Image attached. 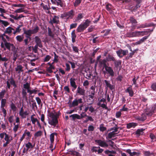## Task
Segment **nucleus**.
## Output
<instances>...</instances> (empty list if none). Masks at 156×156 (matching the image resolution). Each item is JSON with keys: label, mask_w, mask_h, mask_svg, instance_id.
Masks as SVG:
<instances>
[{"label": "nucleus", "mask_w": 156, "mask_h": 156, "mask_svg": "<svg viewBox=\"0 0 156 156\" xmlns=\"http://www.w3.org/2000/svg\"><path fill=\"white\" fill-rule=\"evenodd\" d=\"M34 146V145H32V144L30 142H28V143L26 144H25V146H26V147H27V148L26 149V152L27 153V151L29 148H33Z\"/></svg>", "instance_id": "23"}, {"label": "nucleus", "mask_w": 156, "mask_h": 156, "mask_svg": "<svg viewBox=\"0 0 156 156\" xmlns=\"http://www.w3.org/2000/svg\"><path fill=\"white\" fill-rule=\"evenodd\" d=\"M105 153L106 154H108L109 153H111V154H115L116 152L115 151L112 150L109 151V150H107L105 151Z\"/></svg>", "instance_id": "47"}, {"label": "nucleus", "mask_w": 156, "mask_h": 156, "mask_svg": "<svg viewBox=\"0 0 156 156\" xmlns=\"http://www.w3.org/2000/svg\"><path fill=\"white\" fill-rule=\"evenodd\" d=\"M125 92H128L129 94V96L131 97H133V95L134 92L131 85H130L125 90Z\"/></svg>", "instance_id": "13"}, {"label": "nucleus", "mask_w": 156, "mask_h": 156, "mask_svg": "<svg viewBox=\"0 0 156 156\" xmlns=\"http://www.w3.org/2000/svg\"><path fill=\"white\" fill-rule=\"evenodd\" d=\"M114 63L115 67L116 69H118L119 67H120L122 61L120 60H116L115 59V61H114Z\"/></svg>", "instance_id": "18"}, {"label": "nucleus", "mask_w": 156, "mask_h": 156, "mask_svg": "<svg viewBox=\"0 0 156 156\" xmlns=\"http://www.w3.org/2000/svg\"><path fill=\"white\" fill-rule=\"evenodd\" d=\"M54 58L53 60V61L57 63L58 62V56L56 55L55 52H54Z\"/></svg>", "instance_id": "52"}, {"label": "nucleus", "mask_w": 156, "mask_h": 156, "mask_svg": "<svg viewBox=\"0 0 156 156\" xmlns=\"http://www.w3.org/2000/svg\"><path fill=\"white\" fill-rule=\"evenodd\" d=\"M129 20L130 22V23L132 24H135L137 23L136 20L134 18L133 16L130 17L129 18Z\"/></svg>", "instance_id": "34"}, {"label": "nucleus", "mask_w": 156, "mask_h": 156, "mask_svg": "<svg viewBox=\"0 0 156 156\" xmlns=\"http://www.w3.org/2000/svg\"><path fill=\"white\" fill-rule=\"evenodd\" d=\"M143 156H150L151 155H154L153 153H151L149 151H143Z\"/></svg>", "instance_id": "33"}, {"label": "nucleus", "mask_w": 156, "mask_h": 156, "mask_svg": "<svg viewBox=\"0 0 156 156\" xmlns=\"http://www.w3.org/2000/svg\"><path fill=\"white\" fill-rule=\"evenodd\" d=\"M141 6V5H139L138 4L136 5L135 6H133L132 7V11L135 12L136 11L137 9L140 8Z\"/></svg>", "instance_id": "56"}, {"label": "nucleus", "mask_w": 156, "mask_h": 156, "mask_svg": "<svg viewBox=\"0 0 156 156\" xmlns=\"http://www.w3.org/2000/svg\"><path fill=\"white\" fill-rule=\"evenodd\" d=\"M95 90H91L90 91V94L89 95V97L91 99H93L94 98V96L95 94Z\"/></svg>", "instance_id": "43"}, {"label": "nucleus", "mask_w": 156, "mask_h": 156, "mask_svg": "<svg viewBox=\"0 0 156 156\" xmlns=\"http://www.w3.org/2000/svg\"><path fill=\"white\" fill-rule=\"evenodd\" d=\"M35 42L36 43L37 45H38V46L41 48L43 47L40 38L38 36H35Z\"/></svg>", "instance_id": "14"}, {"label": "nucleus", "mask_w": 156, "mask_h": 156, "mask_svg": "<svg viewBox=\"0 0 156 156\" xmlns=\"http://www.w3.org/2000/svg\"><path fill=\"white\" fill-rule=\"evenodd\" d=\"M77 93L80 95L84 96L85 94V90L80 87H78L76 90Z\"/></svg>", "instance_id": "16"}, {"label": "nucleus", "mask_w": 156, "mask_h": 156, "mask_svg": "<svg viewBox=\"0 0 156 156\" xmlns=\"http://www.w3.org/2000/svg\"><path fill=\"white\" fill-rule=\"evenodd\" d=\"M150 137L151 140V142L156 141V136L155 135L152 133H150L149 135Z\"/></svg>", "instance_id": "31"}, {"label": "nucleus", "mask_w": 156, "mask_h": 156, "mask_svg": "<svg viewBox=\"0 0 156 156\" xmlns=\"http://www.w3.org/2000/svg\"><path fill=\"white\" fill-rule=\"evenodd\" d=\"M23 34H26L25 37L26 39H29V41L31 40V37H30L32 34H31L28 31V30H27L25 28H23Z\"/></svg>", "instance_id": "10"}, {"label": "nucleus", "mask_w": 156, "mask_h": 156, "mask_svg": "<svg viewBox=\"0 0 156 156\" xmlns=\"http://www.w3.org/2000/svg\"><path fill=\"white\" fill-rule=\"evenodd\" d=\"M151 24H149L146 23L144 24H142L140 25V27L141 28H144L147 27H149L151 26Z\"/></svg>", "instance_id": "53"}, {"label": "nucleus", "mask_w": 156, "mask_h": 156, "mask_svg": "<svg viewBox=\"0 0 156 156\" xmlns=\"http://www.w3.org/2000/svg\"><path fill=\"white\" fill-rule=\"evenodd\" d=\"M5 137L4 139L6 141H9V142H11V140H10V137L9 136V135L6 134V133H5Z\"/></svg>", "instance_id": "63"}, {"label": "nucleus", "mask_w": 156, "mask_h": 156, "mask_svg": "<svg viewBox=\"0 0 156 156\" xmlns=\"http://www.w3.org/2000/svg\"><path fill=\"white\" fill-rule=\"evenodd\" d=\"M103 124H101L100 126V131L103 132L106 130L107 128L106 127L103 126Z\"/></svg>", "instance_id": "64"}, {"label": "nucleus", "mask_w": 156, "mask_h": 156, "mask_svg": "<svg viewBox=\"0 0 156 156\" xmlns=\"http://www.w3.org/2000/svg\"><path fill=\"white\" fill-rule=\"evenodd\" d=\"M51 57L48 55H46L44 58V62H47L51 58Z\"/></svg>", "instance_id": "54"}, {"label": "nucleus", "mask_w": 156, "mask_h": 156, "mask_svg": "<svg viewBox=\"0 0 156 156\" xmlns=\"http://www.w3.org/2000/svg\"><path fill=\"white\" fill-rule=\"evenodd\" d=\"M117 133H114V132H111L108 133L107 136L106 137V139H111L112 137L115 136V135Z\"/></svg>", "instance_id": "27"}, {"label": "nucleus", "mask_w": 156, "mask_h": 156, "mask_svg": "<svg viewBox=\"0 0 156 156\" xmlns=\"http://www.w3.org/2000/svg\"><path fill=\"white\" fill-rule=\"evenodd\" d=\"M83 102L82 99L81 98H79L78 100L76 99H75L73 101L72 104H70L69 107L71 108L77 106L78 105L79 103H82Z\"/></svg>", "instance_id": "6"}, {"label": "nucleus", "mask_w": 156, "mask_h": 156, "mask_svg": "<svg viewBox=\"0 0 156 156\" xmlns=\"http://www.w3.org/2000/svg\"><path fill=\"white\" fill-rule=\"evenodd\" d=\"M95 142L101 147H108V144L105 141H103L101 140H96Z\"/></svg>", "instance_id": "7"}, {"label": "nucleus", "mask_w": 156, "mask_h": 156, "mask_svg": "<svg viewBox=\"0 0 156 156\" xmlns=\"http://www.w3.org/2000/svg\"><path fill=\"white\" fill-rule=\"evenodd\" d=\"M35 115H32L30 117L31 120L32 122V123L34 125H35L36 122H37L38 121V119L37 118H35L34 117V116Z\"/></svg>", "instance_id": "30"}, {"label": "nucleus", "mask_w": 156, "mask_h": 156, "mask_svg": "<svg viewBox=\"0 0 156 156\" xmlns=\"http://www.w3.org/2000/svg\"><path fill=\"white\" fill-rule=\"evenodd\" d=\"M87 115L85 112H82L80 115L77 114H73L69 116L70 117H72L73 120H74L75 119H81L85 117H87Z\"/></svg>", "instance_id": "4"}, {"label": "nucleus", "mask_w": 156, "mask_h": 156, "mask_svg": "<svg viewBox=\"0 0 156 156\" xmlns=\"http://www.w3.org/2000/svg\"><path fill=\"white\" fill-rule=\"evenodd\" d=\"M10 83L11 84L13 85L14 87L15 88L17 87V85H16L15 82L13 78H11L10 81Z\"/></svg>", "instance_id": "48"}, {"label": "nucleus", "mask_w": 156, "mask_h": 156, "mask_svg": "<svg viewBox=\"0 0 156 156\" xmlns=\"http://www.w3.org/2000/svg\"><path fill=\"white\" fill-rule=\"evenodd\" d=\"M55 66L53 65H52L47 67L46 70L48 73H51L53 72L52 70L55 69Z\"/></svg>", "instance_id": "24"}, {"label": "nucleus", "mask_w": 156, "mask_h": 156, "mask_svg": "<svg viewBox=\"0 0 156 156\" xmlns=\"http://www.w3.org/2000/svg\"><path fill=\"white\" fill-rule=\"evenodd\" d=\"M10 106L13 112H15L16 111L17 109L16 107L13 102H11Z\"/></svg>", "instance_id": "37"}, {"label": "nucleus", "mask_w": 156, "mask_h": 156, "mask_svg": "<svg viewBox=\"0 0 156 156\" xmlns=\"http://www.w3.org/2000/svg\"><path fill=\"white\" fill-rule=\"evenodd\" d=\"M74 15V11L72 9L69 12L61 14L60 16L62 19L66 18L67 19H72L73 18Z\"/></svg>", "instance_id": "3"}, {"label": "nucleus", "mask_w": 156, "mask_h": 156, "mask_svg": "<svg viewBox=\"0 0 156 156\" xmlns=\"http://www.w3.org/2000/svg\"><path fill=\"white\" fill-rule=\"evenodd\" d=\"M1 100V107H4L6 102V100L5 99H2Z\"/></svg>", "instance_id": "39"}, {"label": "nucleus", "mask_w": 156, "mask_h": 156, "mask_svg": "<svg viewBox=\"0 0 156 156\" xmlns=\"http://www.w3.org/2000/svg\"><path fill=\"white\" fill-rule=\"evenodd\" d=\"M11 44L7 42L4 43V45L6 48L9 51L11 50Z\"/></svg>", "instance_id": "40"}, {"label": "nucleus", "mask_w": 156, "mask_h": 156, "mask_svg": "<svg viewBox=\"0 0 156 156\" xmlns=\"http://www.w3.org/2000/svg\"><path fill=\"white\" fill-rule=\"evenodd\" d=\"M95 29V27L94 26L91 25L88 28V32L90 33L93 31Z\"/></svg>", "instance_id": "35"}, {"label": "nucleus", "mask_w": 156, "mask_h": 156, "mask_svg": "<svg viewBox=\"0 0 156 156\" xmlns=\"http://www.w3.org/2000/svg\"><path fill=\"white\" fill-rule=\"evenodd\" d=\"M55 135H57V133H52L50 135V139L51 143H54V136Z\"/></svg>", "instance_id": "26"}, {"label": "nucleus", "mask_w": 156, "mask_h": 156, "mask_svg": "<svg viewBox=\"0 0 156 156\" xmlns=\"http://www.w3.org/2000/svg\"><path fill=\"white\" fill-rule=\"evenodd\" d=\"M49 116L51 119L49 120L48 122L49 124L51 126H55L58 122V118L59 115L57 113L55 114L52 112H51L49 114Z\"/></svg>", "instance_id": "2"}, {"label": "nucleus", "mask_w": 156, "mask_h": 156, "mask_svg": "<svg viewBox=\"0 0 156 156\" xmlns=\"http://www.w3.org/2000/svg\"><path fill=\"white\" fill-rule=\"evenodd\" d=\"M107 62V61L106 59H101L99 61V64L100 66H103V68H105L108 66L106 64Z\"/></svg>", "instance_id": "17"}, {"label": "nucleus", "mask_w": 156, "mask_h": 156, "mask_svg": "<svg viewBox=\"0 0 156 156\" xmlns=\"http://www.w3.org/2000/svg\"><path fill=\"white\" fill-rule=\"evenodd\" d=\"M68 151L69 152H72L71 154L75 155L76 156H80V154L78 152L72 150H69Z\"/></svg>", "instance_id": "29"}, {"label": "nucleus", "mask_w": 156, "mask_h": 156, "mask_svg": "<svg viewBox=\"0 0 156 156\" xmlns=\"http://www.w3.org/2000/svg\"><path fill=\"white\" fill-rule=\"evenodd\" d=\"M12 30H14V29L13 28L9 27L6 28L5 31V33L11 34L12 32Z\"/></svg>", "instance_id": "25"}, {"label": "nucleus", "mask_w": 156, "mask_h": 156, "mask_svg": "<svg viewBox=\"0 0 156 156\" xmlns=\"http://www.w3.org/2000/svg\"><path fill=\"white\" fill-rule=\"evenodd\" d=\"M0 23L3 24L5 27H7L9 24V23L7 21L2 20L0 19Z\"/></svg>", "instance_id": "45"}, {"label": "nucleus", "mask_w": 156, "mask_h": 156, "mask_svg": "<svg viewBox=\"0 0 156 156\" xmlns=\"http://www.w3.org/2000/svg\"><path fill=\"white\" fill-rule=\"evenodd\" d=\"M150 35V34L147 36H145L143 37L142 38L140 39V41H141V43H143L149 37Z\"/></svg>", "instance_id": "58"}, {"label": "nucleus", "mask_w": 156, "mask_h": 156, "mask_svg": "<svg viewBox=\"0 0 156 156\" xmlns=\"http://www.w3.org/2000/svg\"><path fill=\"white\" fill-rule=\"evenodd\" d=\"M91 21L89 19H87L85 21L80 24L76 29V30L77 32H83L90 24Z\"/></svg>", "instance_id": "1"}, {"label": "nucleus", "mask_w": 156, "mask_h": 156, "mask_svg": "<svg viewBox=\"0 0 156 156\" xmlns=\"http://www.w3.org/2000/svg\"><path fill=\"white\" fill-rule=\"evenodd\" d=\"M115 58L112 55L110 54L108 55L106 58V60L108 62H110L111 61L114 62V61H115Z\"/></svg>", "instance_id": "21"}, {"label": "nucleus", "mask_w": 156, "mask_h": 156, "mask_svg": "<svg viewBox=\"0 0 156 156\" xmlns=\"http://www.w3.org/2000/svg\"><path fill=\"white\" fill-rule=\"evenodd\" d=\"M71 46L73 51L76 53H78L79 52V49L76 46H74L73 44H72Z\"/></svg>", "instance_id": "61"}, {"label": "nucleus", "mask_w": 156, "mask_h": 156, "mask_svg": "<svg viewBox=\"0 0 156 156\" xmlns=\"http://www.w3.org/2000/svg\"><path fill=\"white\" fill-rule=\"evenodd\" d=\"M59 19V17L56 16H54L52 18V20L49 21V23L52 25L53 23L59 24L60 22Z\"/></svg>", "instance_id": "9"}, {"label": "nucleus", "mask_w": 156, "mask_h": 156, "mask_svg": "<svg viewBox=\"0 0 156 156\" xmlns=\"http://www.w3.org/2000/svg\"><path fill=\"white\" fill-rule=\"evenodd\" d=\"M18 57V55L16 52H15L13 53V57L12 59L14 60V63L15 62V61H16L17 58Z\"/></svg>", "instance_id": "55"}, {"label": "nucleus", "mask_w": 156, "mask_h": 156, "mask_svg": "<svg viewBox=\"0 0 156 156\" xmlns=\"http://www.w3.org/2000/svg\"><path fill=\"white\" fill-rule=\"evenodd\" d=\"M107 73L109 74V76L113 77L114 76L115 72L112 68L110 66H108L105 68Z\"/></svg>", "instance_id": "8"}, {"label": "nucleus", "mask_w": 156, "mask_h": 156, "mask_svg": "<svg viewBox=\"0 0 156 156\" xmlns=\"http://www.w3.org/2000/svg\"><path fill=\"white\" fill-rule=\"evenodd\" d=\"M147 119V117L144 114H142L141 116L138 117L137 119L139 120L142 121H144Z\"/></svg>", "instance_id": "28"}, {"label": "nucleus", "mask_w": 156, "mask_h": 156, "mask_svg": "<svg viewBox=\"0 0 156 156\" xmlns=\"http://www.w3.org/2000/svg\"><path fill=\"white\" fill-rule=\"evenodd\" d=\"M145 129H138L136 132V134L137 135H140L141 134V133L143 132Z\"/></svg>", "instance_id": "57"}, {"label": "nucleus", "mask_w": 156, "mask_h": 156, "mask_svg": "<svg viewBox=\"0 0 156 156\" xmlns=\"http://www.w3.org/2000/svg\"><path fill=\"white\" fill-rule=\"evenodd\" d=\"M115 126H116V127H113L111 128L110 129V131L114 130L113 132H114V133L117 132L118 131L119 128L118 127L117 125H116Z\"/></svg>", "instance_id": "60"}, {"label": "nucleus", "mask_w": 156, "mask_h": 156, "mask_svg": "<svg viewBox=\"0 0 156 156\" xmlns=\"http://www.w3.org/2000/svg\"><path fill=\"white\" fill-rule=\"evenodd\" d=\"M116 53L119 57L122 58L123 56L126 55L128 53V51L127 50H123L120 49L119 50L116 51Z\"/></svg>", "instance_id": "5"}, {"label": "nucleus", "mask_w": 156, "mask_h": 156, "mask_svg": "<svg viewBox=\"0 0 156 156\" xmlns=\"http://www.w3.org/2000/svg\"><path fill=\"white\" fill-rule=\"evenodd\" d=\"M84 16L83 13H80L78 14L76 20V21L79 20L83 18Z\"/></svg>", "instance_id": "41"}, {"label": "nucleus", "mask_w": 156, "mask_h": 156, "mask_svg": "<svg viewBox=\"0 0 156 156\" xmlns=\"http://www.w3.org/2000/svg\"><path fill=\"white\" fill-rule=\"evenodd\" d=\"M72 41L73 43H74L76 41V35L75 34V30H73L71 34Z\"/></svg>", "instance_id": "22"}, {"label": "nucleus", "mask_w": 156, "mask_h": 156, "mask_svg": "<svg viewBox=\"0 0 156 156\" xmlns=\"http://www.w3.org/2000/svg\"><path fill=\"white\" fill-rule=\"evenodd\" d=\"M48 35L49 36L53 37H54V35L52 34L51 28H50L49 27H48Z\"/></svg>", "instance_id": "59"}, {"label": "nucleus", "mask_w": 156, "mask_h": 156, "mask_svg": "<svg viewBox=\"0 0 156 156\" xmlns=\"http://www.w3.org/2000/svg\"><path fill=\"white\" fill-rule=\"evenodd\" d=\"M22 94L23 96V98L27 100V93L26 92V90H25L23 89L22 91Z\"/></svg>", "instance_id": "36"}, {"label": "nucleus", "mask_w": 156, "mask_h": 156, "mask_svg": "<svg viewBox=\"0 0 156 156\" xmlns=\"http://www.w3.org/2000/svg\"><path fill=\"white\" fill-rule=\"evenodd\" d=\"M113 6L111 4L109 3H107L105 5V9L109 12L110 14L112 13L113 10Z\"/></svg>", "instance_id": "12"}, {"label": "nucleus", "mask_w": 156, "mask_h": 156, "mask_svg": "<svg viewBox=\"0 0 156 156\" xmlns=\"http://www.w3.org/2000/svg\"><path fill=\"white\" fill-rule=\"evenodd\" d=\"M58 1L57 5H60L61 7H63L64 6V5L63 2H62L61 0H58Z\"/></svg>", "instance_id": "50"}, {"label": "nucleus", "mask_w": 156, "mask_h": 156, "mask_svg": "<svg viewBox=\"0 0 156 156\" xmlns=\"http://www.w3.org/2000/svg\"><path fill=\"white\" fill-rule=\"evenodd\" d=\"M23 68V67L21 65H18L16 68V71H20L23 72V70L22 69Z\"/></svg>", "instance_id": "46"}, {"label": "nucleus", "mask_w": 156, "mask_h": 156, "mask_svg": "<svg viewBox=\"0 0 156 156\" xmlns=\"http://www.w3.org/2000/svg\"><path fill=\"white\" fill-rule=\"evenodd\" d=\"M23 86V88L27 89V90L30 89V84L28 82H27L25 84H24Z\"/></svg>", "instance_id": "51"}, {"label": "nucleus", "mask_w": 156, "mask_h": 156, "mask_svg": "<svg viewBox=\"0 0 156 156\" xmlns=\"http://www.w3.org/2000/svg\"><path fill=\"white\" fill-rule=\"evenodd\" d=\"M37 90L34 89L32 90H30V89L27 90V92L29 93V95H31L33 93L36 94L37 92Z\"/></svg>", "instance_id": "49"}, {"label": "nucleus", "mask_w": 156, "mask_h": 156, "mask_svg": "<svg viewBox=\"0 0 156 156\" xmlns=\"http://www.w3.org/2000/svg\"><path fill=\"white\" fill-rule=\"evenodd\" d=\"M139 32H140L139 33V36H142L147 34L149 32L147 31H139Z\"/></svg>", "instance_id": "38"}, {"label": "nucleus", "mask_w": 156, "mask_h": 156, "mask_svg": "<svg viewBox=\"0 0 156 156\" xmlns=\"http://www.w3.org/2000/svg\"><path fill=\"white\" fill-rule=\"evenodd\" d=\"M42 132L41 131H39L34 133L35 138L40 136L42 135Z\"/></svg>", "instance_id": "42"}, {"label": "nucleus", "mask_w": 156, "mask_h": 156, "mask_svg": "<svg viewBox=\"0 0 156 156\" xmlns=\"http://www.w3.org/2000/svg\"><path fill=\"white\" fill-rule=\"evenodd\" d=\"M16 38L17 41L21 42L23 41L24 37L23 35H18Z\"/></svg>", "instance_id": "32"}, {"label": "nucleus", "mask_w": 156, "mask_h": 156, "mask_svg": "<svg viewBox=\"0 0 156 156\" xmlns=\"http://www.w3.org/2000/svg\"><path fill=\"white\" fill-rule=\"evenodd\" d=\"M137 125V124L135 122H129L127 124L126 128L130 129L131 128H135Z\"/></svg>", "instance_id": "20"}, {"label": "nucleus", "mask_w": 156, "mask_h": 156, "mask_svg": "<svg viewBox=\"0 0 156 156\" xmlns=\"http://www.w3.org/2000/svg\"><path fill=\"white\" fill-rule=\"evenodd\" d=\"M5 92L6 91L5 90H2L0 92V100L2 99H3V98L4 97V95Z\"/></svg>", "instance_id": "44"}, {"label": "nucleus", "mask_w": 156, "mask_h": 156, "mask_svg": "<svg viewBox=\"0 0 156 156\" xmlns=\"http://www.w3.org/2000/svg\"><path fill=\"white\" fill-rule=\"evenodd\" d=\"M39 30V27L37 25L34 27L33 30L29 29L28 30L31 34H34L37 33Z\"/></svg>", "instance_id": "15"}, {"label": "nucleus", "mask_w": 156, "mask_h": 156, "mask_svg": "<svg viewBox=\"0 0 156 156\" xmlns=\"http://www.w3.org/2000/svg\"><path fill=\"white\" fill-rule=\"evenodd\" d=\"M140 154V153L139 152H136L135 151H133L132 152L130 156H134V155L139 156Z\"/></svg>", "instance_id": "62"}, {"label": "nucleus", "mask_w": 156, "mask_h": 156, "mask_svg": "<svg viewBox=\"0 0 156 156\" xmlns=\"http://www.w3.org/2000/svg\"><path fill=\"white\" fill-rule=\"evenodd\" d=\"M104 81L107 87H108L110 90H112L114 88V85L111 84L110 82L106 80H105Z\"/></svg>", "instance_id": "19"}, {"label": "nucleus", "mask_w": 156, "mask_h": 156, "mask_svg": "<svg viewBox=\"0 0 156 156\" xmlns=\"http://www.w3.org/2000/svg\"><path fill=\"white\" fill-rule=\"evenodd\" d=\"M76 79L74 78H71L70 79V85L71 86L73 87V89H72V91L76 89L77 87V86L75 82Z\"/></svg>", "instance_id": "11"}]
</instances>
